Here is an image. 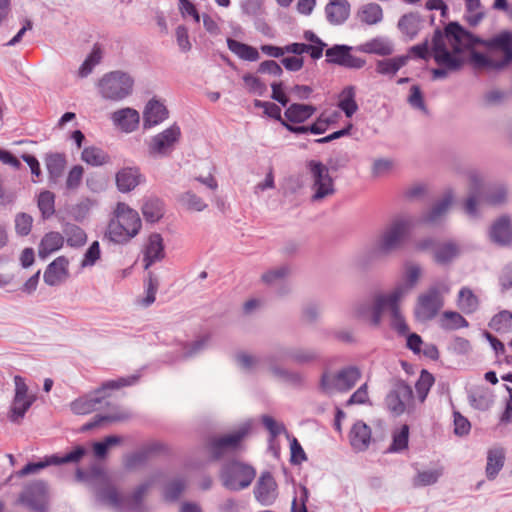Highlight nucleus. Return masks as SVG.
I'll use <instances>...</instances> for the list:
<instances>
[{
	"label": "nucleus",
	"instance_id": "obj_1",
	"mask_svg": "<svg viewBox=\"0 0 512 512\" xmlns=\"http://www.w3.org/2000/svg\"><path fill=\"white\" fill-rule=\"evenodd\" d=\"M477 44L487 48L482 54L472 50L470 62L476 69L500 71L512 63V33L504 30L488 40H482L466 31L457 22H450L444 32L435 30L432 38V55L440 66L432 70L433 79L447 77L448 71H457L465 63L463 51Z\"/></svg>",
	"mask_w": 512,
	"mask_h": 512
},
{
	"label": "nucleus",
	"instance_id": "obj_2",
	"mask_svg": "<svg viewBox=\"0 0 512 512\" xmlns=\"http://www.w3.org/2000/svg\"><path fill=\"white\" fill-rule=\"evenodd\" d=\"M414 219L406 214L396 215L387 222L375 237L371 246L374 257H388L400 251L411 236Z\"/></svg>",
	"mask_w": 512,
	"mask_h": 512
},
{
	"label": "nucleus",
	"instance_id": "obj_3",
	"mask_svg": "<svg viewBox=\"0 0 512 512\" xmlns=\"http://www.w3.org/2000/svg\"><path fill=\"white\" fill-rule=\"evenodd\" d=\"M141 226L138 212L125 203H118L105 236L114 243L124 244L139 233Z\"/></svg>",
	"mask_w": 512,
	"mask_h": 512
},
{
	"label": "nucleus",
	"instance_id": "obj_4",
	"mask_svg": "<svg viewBox=\"0 0 512 512\" xmlns=\"http://www.w3.org/2000/svg\"><path fill=\"white\" fill-rule=\"evenodd\" d=\"M136 376L119 378L117 380H109L102 384L100 388L93 393L80 397L71 403V410L74 414L85 415L102 408V403L106 398L105 392L107 390H115L124 386H129L135 383Z\"/></svg>",
	"mask_w": 512,
	"mask_h": 512
},
{
	"label": "nucleus",
	"instance_id": "obj_5",
	"mask_svg": "<svg viewBox=\"0 0 512 512\" xmlns=\"http://www.w3.org/2000/svg\"><path fill=\"white\" fill-rule=\"evenodd\" d=\"M133 85L134 80L128 73L113 71L100 79L98 87L103 98L120 101L132 93Z\"/></svg>",
	"mask_w": 512,
	"mask_h": 512
},
{
	"label": "nucleus",
	"instance_id": "obj_6",
	"mask_svg": "<svg viewBox=\"0 0 512 512\" xmlns=\"http://www.w3.org/2000/svg\"><path fill=\"white\" fill-rule=\"evenodd\" d=\"M400 301L401 299L385 296L384 294L376 295L373 300L371 324L378 326L381 323L383 313L389 311L391 326L400 334H406L409 328L401 314L399 308Z\"/></svg>",
	"mask_w": 512,
	"mask_h": 512
},
{
	"label": "nucleus",
	"instance_id": "obj_7",
	"mask_svg": "<svg viewBox=\"0 0 512 512\" xmlns=\"http://www.w3.org/2000/svg\"><path fill=\"white\" fill-rule=\"evenodd\" d=\"M256 476L255 469L239 461L225 464L221 470L220 479L225 488L231 491H240L252 483Z\"/></svg>",
	"mask_w": 512,
	"mask_h": 512
},
{
	"label": "nucleus",
	"instance_id": "obj_8",
	"mask_svg": "<svg viewBox=\"0 0 512 512\" xmlns=\"http://www.w3.org/2000/svg\"><path fill=\"white\" fill-rule=\"evenodd\" d=\"M360 377L359 369L352 366L337 372H324L321 376L320 388L328 395L336 392H346L355 386Z\"/></svg>",
	"mask_w": 512,
	"mask_h": 512
},
{
	"label": "nucleus",
	"instance_id": "obj_9",
	"mask_svg": "<svg viewBox=\"0 0 512 512\" xmlns=\"http://www.w3.org/2000/svg\"><path fill=\"white\" fill-rule=\"evenodd\" d=\"M311 175V201L320 202L335 193V186L329 169L323 163L315 160L308 162Z\"/></svg>",
	"mask_w": 512,
	"mask_h": 512
},
{
	"label": "nucleus",
	"instance_id": "obj_10",
	"mask_svg": "<svg viewBox=\"0 0 512 512\" xmlns=\"http://www.w3.org/2000/svg\"><path fill=\"white\" fill-rule=\"evenodd\" d=\"M14 384V396L7 412V418L11 423L21 424L27 411L36 401V395L29 393L24 378L19 375L14 377Z\"/></svg>",
	"mask_w": 512,
	"mask_h": 512
},
{
	"label": "nucleus",
	"instance_id": "obj_11",
	"mask_svg": "<svg viewBox=\"0 0 512 512\" xmlns=\"http://www.w3.org/2000/svg\"><path fill=\"white\" fill-rule=\"evenodd\" d=\"M386 405L396 416L413 413L415 406L411 386L402 380H397L386 396Z\"/></svg>",
	"mask_w": 512,
	"mask_h": 512
},
{
	"label": "nucleus",
	"instance_id": "obj_12",
	"mask_svg": "<svg viewBox=\"0 0 512 512\" xmlns=\"http://www.w3.org/2000/svg\"><path fill=\"white\" fill-rule=\"evenodd\" d=\"M249 430L250 424L245 423L230 434L212 438L209 442L212 457L218 460L227 453L235 451L240 442L247 436Z\"/></svg>",
	"mask_w": 512,
	"mask_h": 512
},
{
	"label": "nucleus",
	"instance_id": "obj_13",
	"mask_svg": "<svg viewBox=\"0 0 512 512\" xmlns=\"http://www.w3.org/2000/svg\"><path fill=\"white\" fill-rule=\"evenodd\" d=\"M87 453V450L83 446H77L69 453L63 456L50 455L46 456L44 460L36 463H28L20 471L19 476H26L29 474L36 473L41 469H44L50 465H62L67 463H78Z\"/></svg>",
	"mask_w": 512,
	"mask_h": 512
},
{
	"label": "nucleus",
	"instance_id": "obj_14",
	"mask_svg": "<svg viewBox=\"0 0 512 512\" xmlns=\"http://www.w3.org/2000/svg\"><path fill=\"white\" fill-rule=\"evenodd\" d=\"M181 136L178 125L173 124L161 133L153 136L148 143L149 154L153 157H164L170 154Z\"/></svg>",
	"mask_w": 512,
	"mask_h": 512
},
{
	"label": "nucleus",
	"instance_id": "obj_15",
	"mask_svg": "<svg viewBox=\"0 0 512 512\" xmlns=\"http://www.w3.org/2000/svg\"><path fill=\"white\" fill-rule=\"evenodd\" d=\"M422 274L423 269L420 264L415 262H406L404 265L402 281L397 284L392 291L384 295L402 300L416 287L422 277Z\"/></svg>",
	"mask_w": 512,
	"mask_h": 512
},
{
	"label": "nucleus",
	"instance_id": "obj_16",
	"mask_svg": "<svg viewBox=\"0 0 512 512\" xmlns=\"http://www.w3.org/2000/svg\"><path fill=\"white\" fill-rule=\"evenodd\" d=\"M97 502L116 510H124V496L111 483L106 472L93 490Z\"/></svg>",
	"mask_w": 512,
	"mask_h": 512
},
{
	"label": "nucleus",
	"instance_id": "obj_17",
	"mask_svg": "<svg viewBox=\"0 0 512 512\" xmlns=\"http://www.w3.org/2000/svg\"><path fill=\"white\" fill-rule=\"evenodd\" d=\"M443 302L437 287H431L418 297L415 314L419 320L426 321L434 318L442 307Z\"/></svg>",
	"mask_w": 512,
	"mask_h": 512
},
{
	"label": "nucleus",
	"instance_id": "obj_18",
	"mask_svg": "<svg viewBox=\"0 0 512 512\" xmlns=\"http://www.w3.org/2000/svg\"><path fill=\"white\" fill-rule=\"evenodd\" d=\"M490 242L499 247L512 246V217L503 214L496 218L490 225L488 230Z\"/></svg>",
	"mask_w": 512,
	"mask_h": 512
},
{
	"label": "nucleus",
	"instance_id": "obj_19",
	"mask_svg": "<svg viewBox=\"0 0 512 512\" xmlns=\"http://www.w3.org/2000/svg\"><path fill=\"white\" fill-rule=\"evenodd\" d=\"M47 492V483L37 480L25 487L20 495V501L34 511L43 512L47 501Z\"/></svg>",
	"mask_w": 512,
	"mask_h": 512
},
{
	"label": "nucleus",
	"instance_id": "obj_20",
	"mask_svg": "<svg viewBox=\"0 0 512 512\" xmlns=\"http://www.w3.org/2000/svg\"><path fill=\"white\" fill-rule=\"evenodd\" d=\"M352 47L347 45H334L326 50L327 62L345 68L360 69L365 60L351 54Z\"/></svg>",
	"mask_w": 512,
	"mask_h": 512
},
{
	"label": "nucleus",
	"instance_id": "obj_21",
	"mask_svg": "<svg viewBox=\"0 0 512 512\" xmlns=\"http://www.w3.org/2000/svg\"><path fill=\"white\" fill-rule=\"evenodd\" d=\"M254 497L263 506L272 505L277 497V483L270 472L261 473L254 487Z\"/></svg>",
	"mask_w": 512,
	"mask_h": 512
},
{
	"label": "nucleus",
	"instance_id": "obj_22",
	"mask_svg": "<svg viewBox=\"0 0 512 512\" xmlns=\"http://www.w3.org/2000/svg\"><path fill=\"white\" fill-rule=\"evenodd\" d=\"M68 260L64 256L57 257L46 268L43 279L49 286H58L69 276Z\"/></svg>",
	"mask_w": 512,
	"mask_h": 512
},
{
	"label": "nucleus",
	"instance_id": "obj_23",
	"mask_svg": "<svg viewBox=\"0 0 512 512\" xmlns=\"http://www.w3.org/2000/svg\"><path fill=\"white\" fill-rule=\"evenodd\" d=\"M454 195L452 191H447L441 199L436 201L434 205L424 212L421 216V222L426 224H436L447 214L453 203Z\"/></svg>",
	"mask_w": 512,
	"mask_h": 512
},
{
	"label": "nucleus",
	"instance_id": "obj_24",
	"mask_svg": "<svg viewBox=\"0 0 512 512\" xmlns=\"http://www.w3.org/2000/svg\"><path fill=\"white\" fill-rule=\"evenodd\" d=\"M168 110L166 106L159 100L151 99L145 106L143 111V127L149 129L154 127L168 118Z\"/></svg>",
	"mask_w": 512,
	"mask_h": 512
},
{
	"label": "nucleus",
	"instance_id": "obj_25",
	"mask_svg": "<svg viewBox=\"0 0 512 512\" xmlns=\"http://www.w3.org/2000/svg\"><path fill=\"white\" fill-rule=\"evenodd\" d=\"M350 8L347 0H329L325 6L327 21L332 25L343 24L350 15Z\"/></svg>",
	"mask_w": 512,
	"mask_h": 512
},
{
	"label": "nucleus",
	"instance_id": "obj_26",
	"mask_svg": "<svg viewBox=\"0 0 512 512\" xmlns=\"http://www.w3.org/2000/svg\"><path fill=\"white\" fill-rule=\"evenodd\" d=\"M111 119L124 132H133L139 124V113L132 108H122L113 112Z\"/></svg>",
	"mask_w": 512,
	"mask_h": 512
},
{
	"label": "nucleus",
	"instance_id": "obj_27",
	"mask_svg": "<svg viewBox=\"0 0 512 512\" xmlns=\"http://www.w3.org/2000/svg\"><path fill=\"white\" fill-rule=\"evenodd\" d=\"M316 110L310 104L293 103L284 112L285 120L292 125L301 124L311 118Z\"/></svg>",
	"mask_w": 512,
	"mask_h": 512
},
{
	"label": "nucleus",
	"instance_id": "obj_28",
	"mask_svg": "<svg viewBox=\"0 0 512 512\" xmlns=\"http://www.w3.org/2000/svg\"><path fill=\"white\" fill-rule=\"evenodd\" d=\"M350 444L356 451H364L371 440V429L363 421H357L350 431Z\"/></svg>",
	"mask_w": 512,
	"mask_h": 512
},
{
	"label": "nucleus",
	"instance_id": "obj_29",
	"mask_svg": "<svg viewBox=\"0 0 512 512\" xmlns=\"http://www.w3.org/2000/svg\"><path fill=\"white\" fill-rule=\"evenodd\" d=\"M164 258L163 239L160 234L153 233L149 236L145 249V269H148L154 262Z\"/></svg>",
	"mask_w": 512,
	"mask_h": 512
},
{
	"label": "nucleus",
	"instance_id": "obj_30",
	"mask_svg": "<svg viewBox=\"0 0 512 512\" xmlns=\"http://www.w3.org/2000/svg\"><path fill=\"white\" fill-rule=\"evenodd\" d=\"M336 116H325L324 114H321L316 121L309 125H296V127H288V131L294 134H323L327 131L328 127L336 121Z\"/></svg>",
	"mask_w": 512,
	"mask_h": 512
},
{
	"label": "nucleus",
	"instance_id": "obj_31",
	"mask_svg": "<svg viewBox=\"0 0 512 512\" xmlns=\"http://www.w3.org/2000/svg\"><path fill=\"white\" fill-rule=\"evenodd\" d=\"M279 357L281 359H290L297 364H308L317 359V352L309 348H280Z\"/></svg>",
	"mask_w": 512,
	"mask_h": 512
},
{
	"label": "nucleus",
	"instance_id": "obj_32",
	"mask_svg": "<svg viewBox=\"0 0 512 512\" xmlns=\"http://www.w3.org/2000/svg\"><path fill=\"white\" fill-rule=\"evenodd\" d=\"M141 174L137 168L127 167L116 174V185L119 191L126 193L133 190L139 183Z\"/></svg>",
	"mask_w": 512,
	"mask_h": 512
},
{
	"label": "nucleus",
	"instance_id": "obj_33",
	"mask_svg": "<svg viewBox=\"0 0 512 512\" xmlns=\"http://www.w3.org/2000/svg\"><path fill=\"white\" fill-rule=\"evenodd\" d=\"M359 49L368 54L389 56L394 52V45L386 37H376L362 44Z\"/></svg>",
	"mask_w": 512,
	"mask_h": 512
},
{
	"label": "nucleus",
	"instance_id": "obj_34",
	"mask_svg": "<svg viewBox=\"0 0 512 512\" xmlns=\"http://www.w3.org/2000/svg\"><path fill=\"white\" fill-rule=\"evenodd\" d=\"M150 486V482L142 483L130 495L124 496V509L136 512L143 511V501L148 494Z\"/></svg>",
	"mask_w": 512,
	"mask_h": 512
},
{
	"label": "nucleus",
	"instance_id": "obj_35",
	"mask_svg": "<svg viewBox=\"0 0 512 512\" xmlns=\"http://www.w3.org/2000/svg\"><path fill=\"white\" fill-rule=\"evenodd\" d=\"M338 107L347 118H351L357 112L359 107L356 102V88L354 86H346L339 93Z\"/></svg>",
	"mask_w": 512,
	"mask_h": 512
},
{
	"label": "nucleus",
	"instance_id": "obj_36",
	"mask_svg": "<svg viewBox=\"0 0 512 512\" xmlns=\"http://www.w3.org/2000/svg\"><path fill=\"white\" fill-rule=\"evenodd\" d=\"M46 168L49 173V180L52 183H57L66 167V158L63 154L53 153L45 158Z\"/></svg>",
	"mask_w": 512,
	"mask_h": 512
},
{
	"label": "nucleus",
	"instance_id": "obj_37",
	"mask_svg": "<svg viewBox=\"0 0 512 512\" xmlns=\"http://www.w3.org/2000/svg\"><path fill=\"white\" fill-rule=\"evenodd\" d=\"M505 453L502 448H493L488 451L486 464V477L494 480L504 466Z\"/></svg>",
	"mask_w": 512,
	"mask_h": 512
},
{
	"label": "nucleus",
	"instance_id": "obj_38",
	"mask_svg": "<svg viewBox=\"0 0 512 512\" xmlns=\"http://www.w3.org/2000/svg\"><path fill=\"white\" fill-rule=\"evenodd\" d=\"M357 17L366 25H376L383 19V10L377 3H367L359 8Z\"/></svg>",
	"mask_w": 512,
	"mask_h": 512
},
{
	"label": "nucleus",
	"instance_id": "obj_39",
	"mask_svg": "<svg viewBox=\"0 0 512 512\" xmlns=\"http://www.w3.org/2000/svg\"><path fill=\"white\" fill-rule=\"evenodd\" d=\"M64 237L58 232L47 233L39 245V257L45 259L51 253L60 249L63 245Z\"/></svg>",
	"mask_w": 512,
	"mask_h": 512
},
{
	"label": "nucleus",
	"instance_id": "obj_40",
	"mask_svg": "<svg viewBox=\"0 0 512 512\" xmlns=\"http://www.w3.org/2000/svg\"><path fill=\"white\" fill-rule=\"evenodd\" d=\"M409 60L408 56H397L376 62V72L382 75L394 76Z\"/></svg>",
	"mask_w": 512,
	"mask_h": 512
},
{
	"label": "nucleus",
	"instance_id": "obj_41",
	"mask_svg": "<svg viewBox=\"0 0 512 512\" xmlns=\"http://www.w3.org/2000/svg\"><path fill=\"white\" fill-rule=\"evenodd\" d=\"M227 46L229 50L237 55L239 58L246 60V61H257L260 57L259 52L256 48L241 43L237 40L228 38L227 39Z\"/></svg>",
	"mask_w": 512,
	"mask_h": 512
},
{
	"label": "nucleus",
	"instance_id": "obj_42",
	"mask_svg": "<svg viewBox=\"0 0 512 512\" xmlns=\"http://www.w3.org/2000/svg\"><path fill=\"white\" fill-rule=\"evenodd\" d=\"M457 304L465 314L474 313L479 307V299L468 287H463L458 294Z\"/></svg>",
	"mask_w": 512,
	"mask_h": 512
},
{
	"label": "nucleus",
	"instance_id": "obj_43",
	"mask_svg": "<svg viewBox=\"0 0 512 512\" xmlns=\"http://www.w3.org/2000/svg\"><path fill=\"white\" fill-rule=\"evenodd\" d=\"M142 214L148 222L159 221L164 215L163 202L158 198L147 199L142 206Z\"/></svg>",
	"mask_w": 512,
	"mask_h": 512
},
{
	"label": "nucleus",
	"instance_id": "obj_44",
	"mask_svg": "<svg viewBox=\"0 0 512 512\" xmlns=\"http://www.w3.org/2000/svg\"><path fill=\"white\" fill-rule=\"evenodd\" d=\"M179 204L189 211L202 212L207 208V203L193 191H186L178 196Z\"/></svg>",
	"mask_w": 512,
	"mask_h": 512
},
{
	"label": "nucleus",
	"instance_id": "obj_45",
	"mask_svg": "<svg viewBox=\"0 0 512 512\" xmlns=\"http://www.w3.org/2000/svg\"><path fill=\"white\" fill-rule=\"evenodd\" d=\"M489 327L500 334L512 331V313L508 310L500 311L492 317Z\"/></svg>",
	"mask_w": 512,
	"mask_h": 512
},
{
	"label": "nucleus",
	"instance_id": "obj_46",
	"mask_svg": "<svg viewBox=\"0 0 512 512\" xmlns=\"http://www.w3.org/2000/svg\"><path fill=\"white\" fill-rule=\"evenodd\" d=\"M81 159L91 166H101L109 162V156L102 149L95 146L84 148Z\"/></svg>",
	"mask_w": 512,
	"mask_h": 512
},
{
	"label": "nucleus",
	"instance_id": "obj_47",
	"mask_svg": "<svg viewBox=\"0 0 512 512\" xmlns=\"http://www.w3.org/2000/svg\"><path fill=\"white\" fill-rule=\"evenodd\" d=\"M458 254L459 248L453 242L443 243L434 249V259L439 264L452 261Z\"/></svg>",
	"mask_w": 512,
	"mask_h": 512
},
{
	"label": "nucleus",
	"instance_id": "obj_48",
	"mask_svg": "<svg viewBox=\"0 0 512 512\" xmlns=\"http://www.w3.org/2000/svg\"><path fill=\"white\" fill-rule=\"evenodd\" d=\"M128 418L129 414L126 411H115L107 415H96L92 421L82 426L81 431L91 430L99 426L102 422H118L126 420Z\"/></svg>",
	"mask_w": 512,
	"mask_h": 512
},
{
	"label": "nucleus",
	"instance_id": "obj_49",
	"mask_svg": "<svg viewBox=\"0 0 512 512\" xmlns=\"http://www.w3.org/2000/svg\"><path fill=\"white\" fill-rule=\"evenodd\" d=\"M64 234L67 244L71 247H80L87 240L84 230L75 224H67L64 228Z\"/></svg>",
	"mask_w": 512,
	"mask_h": 512
},
{
	"label": "nucleus",
	"instance_id": "obj_50",
	"mask_svg": "<svg viewBox=\"0 0 512 512\" xmlns=\"http://www.w3.org/2000/svg\"><path fill=\"white\" fill-rule=\"evenodd\" d=\"M104 473L100 467H92L88 472L77 469L75 477L77 481L88 484L94 490L99 480L104 477Z\"/></svg>",
	"mask_w": 512,
	"mask_h": 512
},
{
	"label": "nucleus",
	"instance_id": "obj_51",
	"mask_svg": "<svg viewBox=\"0 0 512 512\" xmlns=\"http://www.w3.org/2000/svg\"><path fill=\"white\" fill-rule=\"evenodd\" d=\"M434 383V377L426 370H422L419 379L415 384L418 399L423 403Z\"/></svg>",
	"mask_w": 512,
	"mask_h": 512
},
{
	"label": "nucleus",
	"instance_id": "obj_52",
	"mask_svg": "<svg viewBox=\"0 0 512 512\" xmlns=\"http://www.w3.org/2000/svg\"><path fill=\"white\" fill-rule=\"evenodd\" d=\"M419 22V17L416 14L410 13L400 18L398 27L403 33L413 38L418 33Z\"/></svg>",
	"mask_w": 512,
	"mask_h": 512
},
{
	"label": "nucleus",
	"instance_id": "obj_53",
	"mask_svg": "<svg viewBox=\"0 0 512 512\" xmlns=\"http://www.w3.org/2000/svg\"><path fill=\"white\" fill-rule=\"evenodd\" d=\"M283 360L284 359H281L279 357V349L264 358V363L267 365V369L271 373V375L278 379H281L282 381L284 380L288 369L278 365L277 361Z\"/></svg>",
	"mask_w": 512,
	"mask_h": 512
},
{
	"label": "nucleus",
	"instance_id": "obj_54",
	"mask_svg": "<svg viewBox=\"0 0 512 512\" xmlns=\"http://www.w3.org/2000/svg\"><path fill=\"white\" fill-rule=\"evenodd\" d=\"M442 473L443 471L441 468L420 471L414 478L413 485L415 487L432 485L438 481Z\"/></svg>",
	"mask_w": 512,
	"mask_h": 512
},
{
	"label": "nucleus",
	"instance_id": "obj_55",
	"mask_svg": "<svg viewBox=\"0 0 512 512\" xmlns=\"http://www.w3.org/2000/svg\"><path fill=\"white\" fill-rule=\"evenodd\" d=\"M237 365L246 372H253L261 363V359L246 352H238L235 355Z\"/></svg>",
	"mask_w": 512,
	"mask_h": 512
},
{
	"label": "nucleus",
	"instance_id": "obj_56",
	"mask_svg": "<svg viewBox=\"0 0 512 512\" xmlns=\"http://www.w3.org/2000/svg\"><path fill=\"white\" fill-rule=\"evenodd\" d=\"M210 342V336L209 335H203L193 341L192 343L186 344L184 346V351L182 357L184 359L194 357L201 353L206 347L208 346Z\"/></svg>",
	"mask_w": 512,
	"mask_h": 512
},
{
	"label": "nucleus",
	"instance_id": "obj_57",
	"mask_svg": "<svg viewBox=\"0 0 512 512\" xmlns=\"http://www.w3.org/2000/svg\"><path fill=\"white\" fill-rule=\"evenodd\" d=\"M54 194L50 191H43L38 197V207L44 218H48L54 214Z\"/></svg>",
	"mask_w": 512,
	"mask_h": 512
},
{
	"label": "nucleus",
	"instance_id": "obj_58",
	"mask_svg": "<svg viewBox=\"0 0 512 512\" xmlns=\"http://www.w3.org/2000/svg\"><path fill=\"white\" fill-rule=\"evenodd\" d=\"M290 270L287 266H279L264 272L261 276L263 283L273 285L288 276Z\"/></svg>",
	"mask_w": 512,
	"mask_h": 512
},
{
	"label": "nucleus",
	"instance_id": "obj_59",
	"mask_svg": "<svg viewBox=\"0 0 512 512\" xmlns=\"http://www.w3.org/2000/svg\"><path fill=\"white\" fill-rule=\"evenodd\" d=\"M409 438V426L403 425L399 432L393 435V442L389 447L390 452H399L407 448Z\"/></svg>",
	"mask_w": 512,
	"mask_h": 512
},
{
	"label": "nucleus",
	"instance_id": "obj_60",
	"mask_svg": "<svg viewBox=\"0 0 512 512\" xmlns=\"http://www.w3.org/2000/svg\"><path fill=\"white\" fill-rule=\"evenodd\" d=\"M507 188L503 184H499L490 189L486 195V202L491 205H500L506 201Z\"/></svg>",
	"mask_w": 512,
	"mask_h": 512
},
{
	"label": "nucleus",
	"instance_id": "obj_61",
	"mask_svg": "<svg viewBox=\"0 0 512 512\" xmlns=\"http://www.w3.org/2000/svg\"><path fill=\"white\" fill-rule=\"evenodd\" d=\"M186 487V483L182 478H177L169 482L165 487V498L173 501L178 499Z\"/></svg>",
	"mask_w": 512,
	"mask_h": 512
},
{
	"label": "nucleus",
	"instance_id": "obj_62",
	"mask_svg": "<svg viewBox=\"0 0 512 512\" xmlns=\"http://www.w3.org/2000/svg\"><path fill=\"white\" fill-rule=\"evenodd\" d=\"M243 81L248 91L252 94L262 96L266 92V85L258 77L252 74H245L243 76Z\"/></svg>",
	"mask_w": 512,
	"mask_h": 512
},
{
	"label": "nucleus",
	"instance_id": "obj_63",
	"mask_svg": "<svg viewBox=\"0 0 512 512\" xmlns=\"http://www.w3.org/2000/svg\"><path fill=\"white\" fill-rule=\"evenodd\" d=\"M262 424L269 431L271 439H274L281 433H286L287 437L289 438V434L287 433L285 426L282 423L277 422L273 417L269 415H263Z\"/></svg>",
	"mask_w": 512,
	"mask_h": 512
},
{
	"label": "nucleus",
	"instance_id": "obj_64",
	"mask_svg": "<svg viewBox=\"0 0 512 512\" xmlns=\"http://www.w3.org/2000/svg\"><path fill=\"white\" fill-rule=\"evenodd\" d=\"M33 223V218L26 214L20 213L15 218V230L21 236H26L30 233Z\"/></svg>",
	"mask_w": 512,
	"mask_h": 512
}]
</instances>
